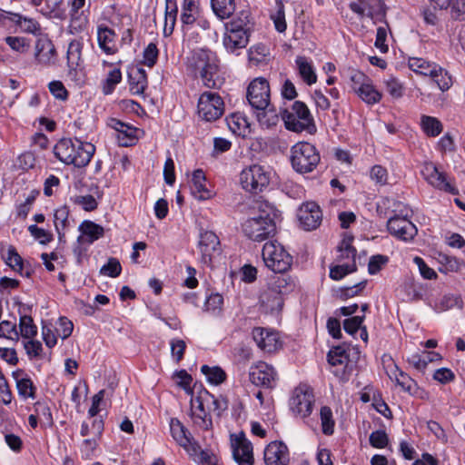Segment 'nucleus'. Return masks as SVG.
<instances>
[{
	"instance_id": "obj_63",
	"label": "nucleus",
	"mask_w": 465,
	"mask_h": 465,
	"mask_svg": "<svg viewBox=\"0 0 465 465\" xmlns=\"http://www.w3.org/2000/svg\"><path fill=\"white\" fill-rule=\"evenodd\" d=\"M369 440L372 447L383 449L387 446L389 438L385 430H378L371 433Z\"/></svg>"
},
{
	"instance_id": "obj_40",
	"label": "nucleus",
	"mask_w": 465,
	"mask_h": 465,
	"mask_svg": "<svg viewBox=\"0 0 465 465\" xmlns=\"http://www.w3.org/2000/svg\"><path fill=\"white\" fill-rule=\"evenodd\" d=\"M420 127L430 137L438 136L443 130V125L438 118L425 114L420 117Z\"/></svg>"
},
{
	"instance_id": "obj_64",
	"label": "nucleus",
	"mask_w": 465,
	"mask_h": 465,
	"mask_svg": "<svg viewBox=\"0 0 465 465\" xmlns=\"http://www.w3.org/2000/svg\"><path fill=\"white\" fill-rule=\"evenodd\" d=\"M28 231L35 239L39 241L41 244H46L53 240L52 233L35 224L30 225L28 227Z\"/></svg>"
},
{
	"instance_id": "obj_18",
	"label": "nucleus",
	"mask_w": 465,
	"mask_h": 465,
	"mask_svg": "<svg viewBox=\"0 0 465 465\" xmlns=\"http://www.w3.org/2000/svg\"><path fill=\"white\" fill-rule=\"evenodd\" d=\"M328 362L334 368L332 372L344 378L351 369V361L349 359L348 351L343 346L332 348L327 355Z\"/></svg>"
},
{
	"instance_id": "obj_46",
	"label": "nucleus",
	"mask_w": 465,
	"mask_h": 465,
	"mask_svg": "<svg viewBox=\"0 0 465 465\" xmlns=\"http://www.w3.org/2000/svg\"><path fill=\"white\" fill-rule=\"evenodd\" d=\"M201 371L205 375L207 381L214 385H219L226 380L225 371L219 366L210 367L208 365H203Z\"/></svg>"
},
{
	"instance_id": "obj_20",
	"label": "nucleus",
	"mask_w": 465,
	"mask_h": 465,
	"mask_svg": "<svg viewBox=\"0 0 465 465\" xmlns=\"http://www.w3.org/2000/svg\"><path fill=\"white\" fill-rule=\"evenodd\" d=\"M252 338L258 347L268 353L274 352L282 345L278 332L263 328H254Z\"/></svg>"
},
{
	"instance_id": "obj_44",
	"label": "nucleus",
	"mask_w": 465,
	"mask_h": 465,
	"mask_svg": "<svg viewBox=\"0 0 465 465\" xmlns=\"http://www.w3.org/2000/svg\"><path fill=\"white\" fill-rule=\"evenodd\" d=\"M223 297L218 292H213L206 297L203 311L214 315L219 316L223 312Z\"/></svg>"
},
{
	"instance_id": "obj_9",
	"label": "nucleus",
	"mask_w": 465,
	"mask_h": 465,
	"mask_svg": "<svg viewBox=\"0 0 465 465\" xmlns=\"http://www.w3.org/2000/svg\"><path fill=\"white\" fill-rule=\"evenodd\" d=\"M270 180L271 173L260 164L250 165L240 175L242 188L252 193L262 192L269 185Z\"/></svg>"
},
{
	"instance_id": "obj_39",
	"label": "nucleus",
	"mask_w": 465,
	"mask_h": 465,
	"mask_svg": "<svg viewBox=\"0 0 465 465\" xmlns=\"http://www.w3.org/2000/svg\"><path fill=\"white\" fill-rule=\"evenodd\" d=\"M211 5L215 15L222 20L229 18L235 11L234 0H211Z\"/></svg>"
},
{
	"instance_id": "obj_47",
	"label": "nucleus",
	"mask_w": 465,
	"mask_h": 465,
	"mask_svg": "<svg viewBox=\"0 0 465 465\" xmlns=\"http://www.w3.org/2000/svg\"><path fill=\"white\" fill-rule=\"evenodd\" d=\"M122 81L121 70L117 67H114L109 71L105 80L103 82V93L104 94H112L115 86Z\"/></svg>"
},
{
	"instance_id": "obj_10",
	"label": "nucleus",
	"mask_w": 465,
	"mask_h": 465,
	"mask_svg": "<svg viewBox=\"0 0 465 465\" xmlns=\"http://www.w3.org/2000/svg\"><path fill=\"white\" fill-rule=\"evenodd\" d=\"M197 111L203 120L215 121L224 114V102L217 93L206 91L198 99Z\"/></svg>"
},
{
	"instance_id": "obj_27",
	"label": "nucleus",
	"mask_w": 465,
	"mask_h": 465,
	"mask_svg": "<svg viewBox=\"0 0 465 465\" xmlns=\"http://www.w3.org/2000/svg\"><path fill=\"white\" fill-rule=\"evenodd\" d=\"M201 13L200 0H183L180 17L183 29H188L193 25L199 19Z\"/></svg>"
},
{
	"instance_id": "obj_48",
	"label": "nucleus",
	"mask_w": 465,
	"mask_h": 465,
	"mask_svg": "<svg viewBox=\"0 0 465 465\" xmlns=\"http://www.w3.org/2000/svg\"><path fill=\"white\" fill-rule=\"evenodd\" d=\"M322 432L325 435H331L334 431L335 421L330 407L323 406L320 411Z\"/></svg>"
},
{
	"instance_id": "obj_49",
	"label": "nucleus",
	"mask_w": 465,
	"mask_h": 465,
	"mask_svg": "<svg viewBox=\"0 0 465 465\" xmlns=\"http://www.w3.org/2000/svg\"><path fill=\"white\" fill-rule=\"evenodd\" d=\"M271 19L273 21L275 29L279 33L286 31L287 25L285 21L284 5L282 0L276 2V11L271 15Z\"/></svg>"
},
{
	"instance_id": "obj_62",
	"label": "nucleus",
	"mask_w": 465,
	"mask_h": 465,
	"mask_svg": "<svg viewBox=\"0 0 465 465\" xmlns=\"http://www.w3.org/2000/svg\"><path fill=\"white\" fill-rule=\"evenodd\" d=\"M370 178L378 185H385L388 182V172L381 165H374L370 171Z\"/></svg>"
},
{
	"instance_id": "obj_28",
	"label": "nucleus",
	"mask_w": 465,
	"mask_h": 465,
	"mask_svg": "<svg viewBox=\"0 0 465 465\" xmlns=\"http://www.w3.org/2000/svg\"><path fill=\"white\" fill-rule=\"evenodd\" d=\"M249 35H245L244 32H235L233 30H226L223 44L226 51L232 54H235L239 49H243L249 43Z\"/></svg>"
},
{
	"instance_id": "obj_57",
	"label": "nucleus",
	"mask_w": 465,
	"mask_h": 465,
	"mask_svg": "<svg viewBox=\"0 0 465 465\" xmlns=\"http://www.w3.org/2000/svg\"><path fill=\"white\" fill-rule=\"evenodd\" d=\"M192 419L193 420V423L202 430H208L213 427L212 419L210 415L206 413L205 411H201L200 413L197 412V410H193Z\"/></svg>"
},
{
	"instance_id": "obj_60",
	"label": "nucleus",
	"mask_w": 465,
	"mask_h": 465,
	"mask_svg": "<svg viewBox=\"0 0 465 465\" xmlns=\"http://www.w3.org/2000/svg\"><path fill=\"white\" fill-rule=\"evenodd\" d=\"M74 330L73 322L66 317H60L56 322L55 331L62 339H67Z\"/></svg>"
},
{
	"instance_id": "obj_8",
	"label": "nucleus",
	"mask_w": 465,
	"mask_h": 465,
	"mask_svg": "<svg viewBox=\"0 0 465 465\" xmlns=\"http://www.w3.org/2000/svg\"><path fill=\"white\" fill-rule=\"evenodd\" d=\"M262 259L265 265L275 273L286 272L292 262V257L283 246L274 242H268L263 245Z\"/></svg>"
},
{
	"instance_id": "obj_4",
	"label": "nucleus",
	"mask_w": 465,
	"mask_h": 465,
	"mask_svg": "<svg viewBox=\"0 0 465 465\" xmlns=\"http://www.w3.org/2000/svg\"><path fill=\"white\" fill-rule=\"evenodd\" d=\"M282 118L286 129L302 133L303 131L310 134L316 133V125L308 106L301 101H295L291 109H284L282 112Z\"/></svg>"
},
{
	"instance_id": "obj_24",
	"label": "nucleus",
	"mask_w": 465,
	"mask_h": 465,
	"mask_svg": "<svg viewBox=\"0 0 465 465\" xmlns=\"http://www.w3.org/2000/svg\"><path fill=\"white\" fill-rule=\"evenodd\" d=\"M108 126L117 132V140L121 146H132L136 142V128L123 123L116 118L108 121Z\"/></svg>"
},
{
	"instance_id": "obj_45",
	"label": "nucleus",
	"mask_w": 465,
	"mask_h": 465,
	"mask_svg": "<svg viewBox=\"0 0 465 465\" xmlns=\"http://www.w3.org/2000/svg\"><path fill=\"white\" fill-rule=\"evenodd\" d=\"M79 230L82 232L84 235L89 238L88 242L90 243L101 238L104 232V230L101 225L96 224L91 221L83 222L82 224L79 226Z\"/></svg>"
},
{
	"instance_id": "obj_34",
	"label": "nucleus",
	"mask_w": 465,
	"mask_h": 465,
	"mask_svg": "<svg viewBox=\"0 0 465 465\" xmlns=\"http://www.w3.org/2000/svg\"><path fill=\"white\" fill-rule=\"evenodd\" d=\"M408 65L414 73L425 76L435 75L437 70L440 71V65L421 57H411L408 61Z\"/></svg>"
},
{
	"instance_id": "obj_11",
	"label": "nucleus",
	"mask_w": 465,
	"mask_h": 465,
	"mask_svg": "<svg viewBox=\"0 0 465 465\" xmlns=\"http://www.w3.org/2000/svg\"><path fill=\"white\" fill-rule=\"evenodd\" d=\"M314 395L312 389L306 384L296 387L290 399V408L293 413L302 418L308 417L313 408Z\"/></svg>"
},
{
	"instance_id": "obj_1",
	"label": "nucleus",
	"mask_w": 465,
	"mask_h": 465,
	"mask_svg": "<svg viewBox=\"0 0 465 465\" xmlns=\"http://www.w3.org/2000/svg\"><path fill=\"white\" fill-rule=\"evenodd\" d=\"M252 216L242 224L243 233L254 242H262L276 232L277 211L269 202L255 200L250 206Z\"/></svg>"
},
{
	"instance_id": "obj_29",
	"label": "nucleus",
	"mask_w": 465,
	"mask_h": 465,
	"mask_svg": "<svg viewBox=\"0 0 465 465\" xmlns=\"http://www.w3.org/2000/svg\"><path fill=\"white\" fill-rule=\"evenodd\" d=\"M191 191L199 200H207L212 197V192L206 186L205 173L202 169L193 171L191 179Z\"/></svg>"
},
{
	"instance_id": "obj_15",
	"label": "nucleus",
	"mask_w": 465,
	"mask_h": 465,
	"mask_svg": "<svg viewBox=\"0 0 465 465\" xmlns=\"http://www.w3.org/2000/svg\"><path fill=\"white\" fill-rule=\"evenodd\" d=\"M249 380L255 386L273 388L276 385L277 372L272 365L260 361L251 367Z\"/></svg>"
},
{
	"instance_id": "obj_12",
	"label": "nucleus",
	"mask_w": 465,
	"mask_h": 465,
	"mask_svg": "<svg viewBox=\"0 0 465 465\" xmlns=\"http://www.w3.org/2000/svg\"><path fill=\"white\" fill-rule=\"evenodd\" d=\"M247 100L250 105L255 109H264L270 104V86L265 78H256L252 81L247 88Z\"/></svg>"
},
{
	"instance_id": "obj_22",
	"label": "nucleus",
	"mask_w": 465,
	"mask_h": 465,
	"mask_svg": "<svg viewBox=\"0 0 465 465\" xmlns=\"http://www.w3.org/2000/svg\"><path fill=\"white\" fill-rule=\"evenodd\" d=\"M35 58L43 66H50L55 63L56 50L50 39L41 37L36 40Z\"/></svg>"
},
{
	"instance_id": "obj_42",
	"label": "nucleus",
	"mask_w": 465,
	"mask_h": 465,
	"mask_svg": "<svg viewBox=\"0 0 465 465\" xmlns=\"http://www.w3.org/2000/svg\"><path fill=\"white\" fill-rule=\"evenodd\" d=\"M10 20L15 22L23 32L28 34H36L40 31L41 27L37 21L33 18L23 16L19 14H11Z\"/></svg>"
},
{
	"instance_id": "obj_21",
	"label": "nucleus",
	"mask_w": 465,
	"mask_h": 465,
	"mask_svg": "<svg viewBox=\"0 0 465 465\" xmlns=\"http://www.w3.org/2000/svg\"><path fill=\"white\" fill-rule=\"evenodd\" d=\"M265 465H288L289 450L282 441H272L264 450Z\"/></svg>"
},
{
	"instance_id": "obj_16",
	"label": "nucleus",
	"mask_w": 465,
	"mask_h": 465,
	"mask_svg": "<svg viewBox=\"0 0 465 465\" xmlns=\"http://www.w3.org/2000/svg\"><path fill=\"white\" fill-rule=\"evenodd\" d=\"M297 217L305 231H312L320 226L322 221V213L316 203L308 202L301 205Z\"/></svg>"
},
{
	"instance_id": "obj_2",
	"label": "nucleus",
	"mask_w": 465,
	"mask_h": 465,
	"mask_svg": "<svg viewBox=\"0 0 465 465\" xmlns=\"http://www.w3.org/2000/svg\"><path fill=\"white\" fill-rule=\"evenodd\" d=\"M187 66L195 75H200L203 85L210 89H219L223 79L219 76L216 54L208 49H197L187 57Z\"/></svg>"
},
{
	"instance_id": "obj_36",
	"label": "nucleus",
	"mask_w": 465,
	"mask_h": 465,
	"mask_svg": "<svg viewBox=\"0 0 465 465\" xmlns=\"http://www.w3.org/2000/svg\"><path fill=\"white\" fill-rule=\"evenodd\" d=\"M130 91L134 94H142L147 86V75L145 70L137 68L128 74Z\"/></svg>"
},
{
	"instance_id": "obj_37",
	"label": "nucleus",
	"mask_w": 465,
	"mask_h": 465,
	"mask_svg": "<svg viewBox=\"0 0 465 465\" xmlns=\"http://www.w3.org/2000/svg\"><path fill=\"white\" fill-rule=\"evenodd\" d=\"M178 15V6L175 0H165L164 28L165 35H170L174 30Z\"/></svg>"
},
{
	"instance_id": "obj_32",
	"label": "nucleus",
	"mask_w": 465,
	"mask_h": 465,
	"mask_svg": "<svg viewBox=\"0 0 465 465\" xmlns=\"http://www.w3.org/2000/svg\"><path fill=\"white\" fill-rule=\"evenodd\" d=\"M69 213V207L66 205H63L54 211V223L60 241L64 236L65 232L74 226V222L70 219Z\"/></svg>"
},
{
	"instance_id": "obj_23",
	"label": "nucleus",
	"mask_w": 465,
	"mask_h": 465,
	"mask_svg": "<svg viewBox=\"0 0 465 465\" xmlns=\"http://www.w3.org/2000/svg\"><path fill=\"white\" fill-rule=\"evenodd\" d=\"M261 310L266 313H273L282 310L283 305L282 295L275 288L264 289L259 297Z\"/></svg>"
},
{
	"instance_id": "obj_51",
	"label": "nucleus",
	"mask_w": 465,
	"mask_h": 465,
	"mask_svg": "<svg viewBox=\"0 0 465 465\" xmlns=\"http://www.w3.org/2000/svg\"><path fill=\"white\" fill-rule=\"evenodd\" d=\"M5 42L13 51L20 54H25L30 49V41L25 37L6 36Z\"/></svg>"
},
{
	"instance_id": "obj_5",
	"label": "nucleus",
	"mask_w": 465,
	"mask_h": 465,
	"mask_svg": "<svg viewBox=\"0 0 465 465\" xmlns=\"http://www.w3.org/2000/svg\"><path fill=\"white\" fill-rule=\"evenodd\" d=\"M290 161L292 169L301 174L312 173L321 161L320 153L307 142H298L291 147Z\"/></svg>"
},
{
	"instance_id": "obj_30",
	"label": "nucleus",
	"mask_w": 465,
	"mask_h": 465,
	"mask_svg": "<svg viewBox=\"0 0 465 465\" xmlns=\"http://www.w3.org/2000/svg\"><path fill=\"white\" fill-rule=\"evenodd\" d=\"M18 393L24 399L35 398L36 387L27 373L22 370L13 372Z\"/></svg>"
},
{
	"instance_id": "obj_35",
	"label": "nucleus",
	"mask_w": 465,
	"mask_h": 465,
	"mask_svg": "<svg viewBox=\"0 0 465 465\" xmlns=\"http://www.w3.org/2000/svg\"><path fill=\"white\" fill-rule=\"evenodd\" d=\"M295 64L297 65L299 75L304 83L308 85H312L316 83L317 75L312 62H310L305 56H297Z\"/></svg>"
},
{
	"instance_id": "obj_38",
	"label": "nucleus",
	"mask_w": 465,
	"mask_h": 465,
	"mask_svg": "<svg viewBox=\"0 0 465 465\" xmlns=\"http://www.w3.org/2000/svg\"><path fill=\"white\" fill-rule=\"evenodd\" d=\"M229 129L237 135L245 136L249 129V123L245 116L239 113L232 114L226 118Z\"/></svg>"
},
{
	"instance_id": "obj_53",
	"label": "nucleus",
	"mask_w": 465,
	"mask_h": 465,
	"mask_svg": "<svg viewBox=\"0 0 465 465\" xmlns=\"http://www.w3.org/2000/svg\"><path fill=\"white\" fill-rule=\"evenodd\" d=\"M356 270L357 266L354 261H352V263L351 264H341L331 266L330 268V277L332 280L339 281L341 280L346 275H348L349 273L354 272Z\"/></svg>"
},
{
	"instance_id": "obj_19",
	"label": "nucleus",
	"mask_w": 465,
	"mask_h": 465,
	"mask_svg": "<svg viewBox=\"0 0 465 465\" xmlns=\"http://www.w3.org/2000/svg\"><path fill=\"white\" fill-rule=\"evenodd\" d=\"M232 457L239 465H252V445L243 434L232 440Z\"/></svg>"
},
{
	"instance_id": "obj_31",
	"label": "nucleus",
	"mask_w": 465,
	"mask_h": 465,
	"mask_svg": "<svg viewBox=\"0 0 465 465\" xmlns=\"http://www.w3.org/2000/svg\"><path fill=\"white\" fill-rule=\"evenodd\" d=\"M82 49L83 42L79 39H74L70 42L67 49V66L68 74L71 77H75L77 74V67L82 61Z\"/></svg>"
},
{
	"instance_id": "obj_14",
	"label": "nucleus",
	"mask_w": 465,
	"mask_h": 465,
	"mask_svg": "<svg viewBox=\"0 0 465 465\" xmlns=\"http://www.w3.org/2000/svg\"><path fill=\"white\" fill-rule=\"evenodd\" d=\"M389 232L396 239L403 242H411L418 233L414 223L404 216L394 215L387 222Z\"/></svg>"
},
{
	"instance_id": "obj_3",
	"label": "nucleus",
	"mask_w": 465,
	"mask_h": 465,
	"mask_svg": "<svg viewBox=\"0 0 465 465\" xmlns=\"http://www.w3.org/2000/svg\"><path fill=\"white\" fill-rule=\"evenodd\" d=\"M95 152V146L79 139L63 138L54 147L55 157L67 165L81 168L86 166Z\"/></svg>"
},
{
	"instance_id": "obj_54",
	"label": "nucleus",
	"mask_w": 465,
	"mask_h": 465,
	"mask_svg": "<svg viewBox=\"0 0 465 465\" xmlns=\"http://www.w3.org/2000/svg\"><path fill=\"white\" fill-rule=\"evenodd\" d=\"M71 201L74 204L81 206L86 212H92L98 206L96 199L91 194L74 195L71 197Z\"/></svg>"
},
{
	"instance_id": "obj_56",
	"label": "nucleus",
	"mask_w": 465,
	"mask_h": 465,
	"mask_svg": "<svg viewBox=\"0 0 465 465\" xmlns=\"http://www.w3.org/2000/svg\"><path fill=\"white\" fill-rule=\"evenodd\" d=\"M64 0H46V6L41 12L48 16L63 19L64 12L60 9V5Z\"/></svg>"
},
{
	"instance_id": "obj_55",
	"label": "nucleus",
	"mask_w": 465,
	"mask_h": 465,
	"mask_svg": "<svg viewBox=\"0 0 465 465\" xmlns=\"http://www.w3.org/2000/svg\"><path fill=\"white\" fill-rule=\"evenodd\" d=\"M159 56V50L156 44L150 43L143 50V64L147 67H153L157 63Z\"/></svg>"
},
{
	"instance_id": "obj_6",
	"label": "nucleus",
	"mask_w": 465,
	"mask_h": 465,
	"mask_svg": "<svg viewBox=\"0 0 465 465\" xmlns=\"http://www.w3.org/2000/svg\"><path fill=\"white\" fill-rule=\"evenodd\" d=\"M170 430L173 440L191 456L198 459L202 462L210 461L209 452L201 449L198 443L191 436V433L188 431V430L178 419H171Z\"/></svg>"
},
{
	"instance_id": "obj_50",
	"label": "nucleus",
	"mask_w": 465,
	"mask_h": 465,
	"mask_svg": "<svg viewBox=\"0 0 465 465\" xmlns=\"http://www.w3.org/2000/svg\"><path fill=\"white\" fill-rule=\"evenodd\" d=\"M19 328L21 336L24 339H32L37 334V327L34 324V321L31 316H21Z\"/></svg>"
},
{
	"instance_id": "obj_25",
	"label": "nucleus",
	"mask_w": 465,
	"mask_h": 465,
	"mask_svg": "<svg viewBox=\"0 0 465 465\" xmlns=\"http://www.w3.org/2000/svg\"><path fill=\"white\" fill-rule=\"evenodd\" d=\"M97 41L99 48L106 54H114L118 51L115 32L106 25L97 27Z\"/></svg>"
},
{
	"instance_id": "obj_58",
	"label": "nucleus",
	"mask_w": 465,
	"mask_h": 465,
	"mask_svg": "<svg viewBox=\"0 0 465 465\" xmlns=\"http://www.w3.org/2000/svg\"><path fill=\"white\" fill-rule=\"evenodd\" d=\"M35 412L42 422L49 425L53 424L52 412L47 402L36 401L35 403Z\"/></svg>"
},
{
	"instance_id": "obj_17",
	"label": "nucleus",
	"mask_w": 465,
	"mask_h": 465,
	"mask_svg": "<svg viewBox=\"0 0 465 465\" xmlns=\"http://www.w3.org/2000/svg\"><path fill=\"white\" fill-rule=\"evenodd\" d=\"M219 238L213 232L203 231L200 233L198 248L201 252V262L203 264H212L215 254H219Z\"/></svg>"
},
{
	"instance_id": "obj_7",
	"label": "nucleus",
	"mask_w": 465,
	"mask_h": 465,
	"mask_svg": "<svg viewBox=\"0 0 465 465\" xmlns=\"http://www.w3.org/2000/svg\"><path fill=\"white\" fill-rule=\"evenodd\" d=\"M349 78L353 92L367 104H378L382 95L372 84V80L364 73L352 69L350 71Z\"/></svg>"
},
{
	"instance_id": "obj_33",
	"label": "nucleus",
	"mask_w": 465,
	"mask_h": 465,
	"mask_svg": "<svg viewBox=\"0 0 465 465\" xmlns=\"http://www.w3.org/2000/svg\"><path fill=\"white\" fill-rule=\"evenodd\" d=\"M251 13L249 10H242L225 25L226 30H233L235 32H244L245 35H251L252 25L250 20Z\"/></svg>"
},
{
	"instance_id": "obj_43",
	"label": "nucleus",
	"mask_w": 465,
	"mask_h": 465,
	"mask_svg": "<svg viewBox=\"0 0 465 465\" xmlns=\"http://www.w3.org/2000/svg\"><path fill=\"white\" fill-rule=\"evenodd\" d=\"M257 119L262 126L270 128L278 124L279 115L273 106L269 104L268 107L257 110Z\"/></svg>"
},
{
	"instance_id": "obj_13",
	"label": "nucleus",
	"mask_w": 465,
	"mask_h": 465,
	"mask_svg": "<svg viewBox=\"0 0 465 465\" xmlns=\"http://www.w3.org/2000/svg\"><path fill=\"white\" fill-rule=\"evenodd\" d=\"M423 178L434 188L456 195L459 190L451 183L447 174L440 172L432 163H426L421 169Z\"/></svg>"
},
{
	"instance_id": "obj_61",
	"label": "nucleus",
	"mask_w": 465,
	"mask_h": 465,
	"mask_svg": "<svg viewBox=\"0 0 465 465\" xmlns=\"http://www.w3.org/2000/svg\"><path fill=\"white\" fill-rule=\"evenodd\" d=\"M88 25L87 16L84 12L79 14H71L70 31L71 33H79L85 29Z\"/></svg>"
},
{
	"instance_id": "obj_52",
	"label": "nucleus",
	"mask_w": 465,
	"mask_h": 465,
	"mask_svg": "<svg viewBox=\"0 0 465 465\" xmlns=\"http://www.w3.org/2000/svg\"><path fill=\"white\" fill-rule=\"evenodd\" d=\"M432 80L437 84L440 90L442 92H445L449 90L452 86V78L451 75L440 66V71L437 70V73L434 74H431L430 76Z\"/></svg>"
},
{
	"instance_id": "obj_26",
	"label": "nucleus",
	"mask_w": 465,
	"mask_h": 465,
	"mask_svg": "<svg viewBox=\"0 0 465 465\" xmlns=\"http://www.w3.org/2000/svg\"><path fill=\"white\" fill-rule=\"evenodd\" d=\"M2 256L5 263L21 276L30 277L31 269L25 264L23 258L13 245H9L5 252L2 251Z\"/></svg>"
},
{
	"instance_id": "obj_41",
	"label": "nucleus",
	"mask_w": 465,
	"mask_h": 465,
	"mask_svg": "<svg viewBox=\"0 0 465 465\" xmlns=\"http://www.w3.org/2000/svg\"><path fill=\"white\" fill-rule=\"evenodd\" d=\"M393 375L396 384L400 386L402 391L408 392L409 394H415L417 392V382L407 373L399 370L397 366H395V371Z\"/></svg>"
},
{
	"instance_id": "obj_59",
	"label": "nucleus",
	"mask_w": 465,
	"mask_h": 465,
	"mask_svg": "<svg viewBox=\"0 0 465 465\" xmlns=\"http://www.w3.org/2000/svg\"><path fill=\"white\" fill-rule=\"evenodd\" d=\"M122 266L116 258H110L100 270V273L111 278H115L121 274Z\"/></svg>"
}]
</instances>
